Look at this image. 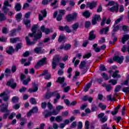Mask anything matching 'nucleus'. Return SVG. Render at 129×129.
Wrapping results in <instances>:
<instances>
[{
	"instance_id": "obj_39",
	"label": "nucleus",
	"mask_w": 129,
	"mask_h": 129,
	"mask_svg": "<svg viewBox=\"0 0 129 129\" xmlns=\"http://www.w3.org/2000/svg\"><path fill=\"white\" fill-rule=\"evenodd\" d=\"M52 93H53V96H56V99H60V98L61 97V96H60V94H59L58 92L57 91L53 92H52Z\"/></svg>"
},
{
	"instance_id": "obj_11",
	"label": "nucleus",
	"mask_w": 129,
	"mask_h": 129,
	"mask_svg": "<svg viewBox=\"0 0 129 129\" xmlns=\"http://www.w3.org/2000/svg\"><path fill=\"white\" fill-rule=\"evenodd\" d=\"M41 14H42L43 16L41 14H38V19L39 21H43L44 20V18H46L47 17V11H46V10H44L40 11Z\"/></svg>"
},
{
	"instance_id": "obj_27",
	"label": "nucleus",
	"mask_w": 129,
	"mask_h": 129,
	"mask_svg": "<svg viewBox=\"0 0 129 129\" xmlns=\"http://www.w3.org/2000/svg\"><path fill=\"white\" fill-rule=\"evenodd\" d=\"M19 41H20V39L19 37L12 38L10 39V42L12 44L17 43V42H18Z\"/></svg>"
},
{
	"instance_id": "obj_13",
	"label": "nucleus",
	"mask_w": 129,
	"mask_h": 129,
	"mask_svg": "<svg viewBox=\"0 0 129 129\" xmlns=\"http://www.w3.org/2000/svg\"><path fill=\"white\" fill-rule=\"evenodd\" d=\"M7 85L8 86H10V87H11V88H13V89L16 88V87H17V83L15 82V81L14 80V79H11L9 80L7 82Z\"/></svg>"
},
{
	"instance_id": "obj_37",
	"label": "nucleus",
	"mask_w": 129,
	"mask_h": 129,
	"mask_svg": "<svg viewBox=\"0 0 129 129\" xmlns=\"http://www.w3.org/2000/svg\"><path fill=\"white\" fill-rule=\"evenodd\" d=\"M31 81V78L30 77H28V78L27 80H24L23 81V84L24 85H28L29 84V82Z\"/></svg>"
},
{
	"instance_id": "obj_64",
	"label": "nucleus",
	"mask_w": 129,
	"mask_h": 129,
	"mask_svg": "<svg viewBox=\"0 0 129 129\" xmlns=\"http://www.w3.org/2000/svg\"><path fill=\"white\" fill-rule=\"evenodd\" d=\"M83 125H82V122L80 121L78 124V129H82Z\"/></svg>"
},
{
	"instance_id": "obj_41",
	"label": "nucleus",
	"mask_w": 129,
	"mask_h": 129,
	"mask_svg": "<svg viewBox=\"0 0 129 129\" xmlns=\"http://www.w3.org/2000/svg\"><path fill=\"white\" fill-rule=\"evenodd\" d=\"M119 30V26L118 25H117L116 24H114L113 26V32H117V31H118Z\"/></svg>"
},
{
	"instance_id": "obj_32",
	"label": "nucleus",
	"mask_w": 129,
	"mask_h": 129,
	"mask_svg": "<svg viewBox=\"0 0 129 129\" xmlns=\"http://www.w3.org/2000/svg\"><path fill=\"white\" fill-rule=\"evenodd\" d=\"M66 39V37L65 35L61 34L59 36L58 39V42L60 43V42H62V41H64Z\"/></svg>"
},
{
	"instance_id": "obj_58",
	"label": "nucleus",
	"mask_w": 129,
	"mask_h": 129,
	"mask_svg": "<svg viewBox=\"0 0 129 129\" xmlns=\"http://www.w3.org/2000/svg\"><path fill=\"white\" fill-rule=\"evenodd\" d=\"M10 36L11 37H14V36L16 35V29L12 30L10 33Z\"/></svg>"
},
{
	"instance_id": "obj_8",
	"label": "nucleus",
	"mask_w": 129,
	"mask_h": 129,
	"mask_svg": "<svg viewBox=\"0 0 129 129\" xmlns=\"http://www.w3.org/2000/svg\"><path fill=\"white\" fill-rule=\"evenodd\" d=\"M58 30H59V31H61L62 32L66 31V32L68 33H71L72 32L71 29H70V27H69L68 25H66L65 26H59L58 27Z\"/></svg>"
},
{
	"instance_id": "obj_12",
	"label": "nucleus",
	"mask_w": 129,
	"mask_h": 129,
	"mask_svg": "<svg viewBox=\"0 0 129 129\" xmlns=\"http://www.w3.org/2000/svg\"><path fill=\"white\" fill-rule=\"evenodd\" d=\"M108 11L111 12L112 13H117L118 12V4L115 3V5L111 8H108Z\"/></svg>"
},
{
	"instance_id": "obj_43",
	"label": "nucleus",
	"mask_w": 129,
	"mask_h": 129,
	"mask_svg": "<svg viewBox=\"0 0 129 129\" xmlns=\"http://www.w3.org/2000/svg\"><path fill=\"white\" fill-rule=\"evenodd\" d=\"M115 2L114 1H110L108 4L105 5V7H112V6H115Z\"/></svg>"
},
{
	"instance_id": "obj_46",
	"label": "nucleus",
	"mask_w": 129,
	"mask_h": 129,
	"mask_svg": "<svg viewBox=\"0 0 129 129\" xmlns=\"http://www.w3.org/2000/svg\"><path fill=\"white\" fill-rule=\"evenodd\" d=\"M99 107H100V108H101L102 110H105V109L106 108V105H104L103 104H102V103H100L99 104Z\"/></svg>"
},
{
	"instance_id": "obj_29",
	"label": "nucleus",
	"mask_w": 129,
	"mask_h": 129,
	"mask_svg": "<svg viewBox=\"0 0 129 129\" xmlns=\"http://www.w3.org/2000/svg\"><path fill=\"white\" fill-rule=\"evenodd\" d=\"M95 35H94L93 31H91L90 32L89 40H90V41H92V40L95 39Z\"/></svg>"
},
{
	"instance_id": "obj_36",
	"label": "nucleus",
	"mask_w": 129,
	"mask_h": 129,
	"mask_svg": "<svg viewBox=\"0 0 129 129\" xmlns=\"http://www.w3.org/2000/svg\"><path fill=\"white\" fill-rule=\"evenodd\" d=\"M83 16L85 18H89L90 17V12L89 11H85L83 13Z\"/></svg>"
},
{
	"instance_id": "obj_4",
	"label": "nucleus",
	"mask_w": 129,
	"mask_h": 129,
	"mask_svg": "<svg viewBox=\"0 0 129 129\" xmlns=\"http://www.w3.org/2000/svg\"><path fill=\"white\" fill-rule=\"evenodd\" d=\"M58 113L57 110H53L52 111H45L43 114H44L45 117H48V116H51V115H57Z\"/></svg>"
},
{
	"instance_id": "obj_45",
	"label": "nucleus",
	"mask_w": 129,
	"mask_h": 129,
	"mask_svg": "<svg viewBox=\"0 0 129 129\" xmlns=\"http://www.w3.org/2000/svg\"><path fill=\"white\" fill-rule=\"evenodd\" d=\"M12 102L16 103L19 101V97L18 96H14L12 98Z\"/></svg>"
},
{
	"instance_id": "obj_25",
	"label": "nucleus",
	"mask_w": 129,
	"mask_h": 129,
	"mask_svg": "<svg viewBox=\"0 0 129 129\" xmlns=\"http://www.w3.org/2000/svg\"><path fill=\"white\" fill-rule=\"evenodd\" d=\"M22 9V6L20 3H17L15 6V10L16 12H20Z\"/></svg>"
},
{
	"instance_id": "obj_35",
	"label": "nucleus",
	"mask_w": 129,
	"mask_h": 129,
	"mask_svg": "<svg viewBox=\"0 0 129 129\" xmlns=\"http://www.w3.org/2000/svg\"><path fill=\"white\" fill-rule=\"evenodd\" d=\"M93 47H94V50L95 51V52H100V48L99 47H97V44L95 43L93 45Z\"/></svg>"
},
{
	"instance_id": "obj_48",
	"label": "nucleus",
	"mask_w": 129,
	"mask_h": 129,
	"mask_svg": "<svg viewBox=\"0 0 129 129\" xmlns=\"http://www.w3.org/2000/svg\"><path fill=\"white\" fill-rule=\"evenodd\" d=\"M101 76H102V77H103V78L104 79H105V80H108V79H109L108 76H107V75H106V74H105L104 73L102 74Z\"/></svg>"
},
{
	"instance_id": "obj_19",
	"label": "nucleus",
	"mask_w": 129,
	"mask_h": 129,
	"mask_svg": "<svg viewBox=\"0 0 129 129\" xmlns=\"http://www.w3.org/2000/svg\"><path fill=\"white\" fill-rule=\"evenodd\" d=\"M3 97V100L4 101L8 102V100H9V98H10V96L7 95V93L6 92H4L3 93L0 94V97Z\"/></svg>"
},
{
	"instance_id": "obj_52",
	"label": "nucleus",
	"mask_w": 129,
	"mask_h": 129,
	"mask_svg": "<svg viewBox=\"0 0 129 129\" xmlns=\"http://www.w3.org/2000/svg\"><path fill=\"white\" fill-rule=\"evenodd\" d=\"M5 76L8 77V76H9V74H11V70L10 69H6L5 70Z\"/></svg>"
},
{
	"instance_id": "obj_5",
	"label": "nucleus",
	"mask_w": 129,
	"mask_h": 129,
	"mask_svg": "<svg viewBox=\"0 0 129 129\" xmlns=\"http://www.w3.org/2000/svg\"><path fill=\"white\" fill-rule=\"evenodd\" d=\"M48 62H47V57H43L41 60L38 61V62L37 63L36 65L35 66V68H37V67H39L40 66H43L46 64H47Z\"/></svg>"
},
{
	"instance_id": "obj_30",
	"label": "nucleus",
	"mask_w": 129,
	"mask_h": 129,
	"mask_svg": "<svg viewBox=\"0 0 129 129\" xmlns=\"http://www.w3.org/2000/svg\"><path fill=\"white\" fill-rule=\"evenodd\" d=\"M86 65V62H85V61H81L79 66L80 69H83V68H86V67H85Z\"/></svg>"
},
{
	"instance_id": "obj_33",
	"label": "nucleus",
	"mask_w": 129,
	"mask_h": 129,
	"mask_svg": "<svg viewBox=\"0 0 129 129\" xmlns=\"http://www.w3.org/2000/svg\"><path fill=\"white\" fill-rule=\"evenodd\" d=\"M24 23L25 25V26H26L27 28H29L31 27V21L29 20H25L24 21Z\"/></svg>"
},
{
	"instance_id": "obj_20",
	"label": "nucleus",
	"mask_w": 129,
	"mask_h": 129,
	"mask_svg": "<svg viewBox=\"0 0 129 129\" xmlns=\"http://www.w3.org/2000/svg\"><path fill=\"white\" fill-rule=\"evenodd\" d=\"M129 39V34H125L123 35L121 41L122 44H125V42Z\"/></svg>"
},
{
	"instance_id": "obj_16",
	"label": "nucleus",
	"mask_w": 129,
	"mask_h": 129,
	"mask_svg": "<svg viewBox=\"0 0 129 129\" xmlns=\"http://www.w3.org/2000/svg\"><path fill=\"white\" fill-rule=\"evenodd\" d=\"M34 52L36 54H44L45 49H42L41 47H36L34 49Z\"/></svg>"
},
{
	"instance_id": "obj_62",
	"label": "nucleus",
	"mask_w": 129,
	"mask_h": 129,
	"mask_svg": "<svg viewBox=\"0 0 129 129\" xmlns=\"http://www.w3.org/2000/svg\"><path fill=\"white\" fill-rule=\"evenodd\" d=\"M30 102L32 104H36L37 103L36 99L34 98H32L30 99Z\"/></svg>"
},
{
	"instance_id": "obj_44",
	"label": "nucleus",
	"mask_w": 129,
	"mask_h": 129,
	"mask_svg": "<svg viewBox=\"0 0 129 129\" xmlns=\"http://www.w3.org/2000/svg\"><path fill=\"white\" fill-rule=\"evenodd\" d=\"M64 108V107L61 105H58L56 106V111H57L58 113L60 112V111L61 110V109H63Z\"/></svg>"
},
{
	"instance_id": "obj_40",
	"label": "nucleus",
	"mask_w": 129,
	"mask_h": 129,
	"mask_svg": "<svg viewBox=\"0 0 129 129\" xmlns=\"http://www.w3.org/2000/svg\"><path fill=\"white\" fill-rule=\"evenodd\" d=\"M60 57L58 56H56L53 58L52 62H54V63H58L60 61Z\"/></svg>"
},
{
	"instance_id": "obj_10",
	"label": "nucleus",
	"mask_w": 129,
	"mask_h": 129,
	"mask_svg": "<svg viewBox=\"0 0 129 129\" xmlns=\"http://www.w3.org/2000/svg\"><path fill=\"white\" fill-rule=\"evenodd\" d=\"M87 8H89L90 10H92L94 9V8H96V7H97V2H93L92 3L91 2H88L86 4Z\"/></svg>"
},
{
	"instance_id": "obj_21",
	"label": "nucleus",
	"mask_w": 129,
	"mask_h": 129,
	"mask_svg": "<svg viewBox=\"0 0 129 129\" xmlns=\"http://www.w3.org/2000/svg\"><path fill=\"white\" fill-rule=\"evenodd\" d=\"M6 52L8 53V54H13V53L15 52V49L13 46H9V47L7 48Z\"/></svg>"
},
{
	"instance_id": "obj_22",
	"label": "nucleus",
	"mask_w": 129,
	"mask_h": 129,
	"mask_svg": "<svg viewBox=\"0 0 129 129\" xmlns=\"http://www.w3.org/2000/svg\"><path fill=\"white\" fill-rule=\"evenodd\" d=\"M103 87H105L106 91L107 92H109L112 89V87L111 86L109 85H107L106 84L104 83L102 85Z\"/></svg>"
},
{
	"instance_id": "obj_34",
	"label": "nucleus",
	"mask_w": 129,
	"mask_h": 129,
	"mask_svg": "<svg viewBox=\"0 0 129 129\" xmlns=\"http://www.w3.org/2000/svg\"><path fill=\"white\" fill-rule=\"evenodd\" d=\"M91 83H89L84 88V91L85 92H87V91H88V90L91 87Z\"/></svg>"
},
{
	"instance_id": "obj_2",
	"label": "nucleus",
	"mask_w": 129,
	"mask_h": 129,
	"mask_svg": "<svg viewBox=\"0 0 129 129\" xmlns=\"http://www.w3.org/2000/svg\"><path fill=\"white\" fill-rule=\"evenodd\" d=\"M8 7L12 8V5L10 4L9 1L7 0L4 2L3 7L2 9V11L4 15H8V13L10 12V8H8Z\"/></svg>"
},
{
	"instance_id": "obj_60",
	"label": "nucleus",
	"mask_w": 129,
	"mask_h": 129,
	"mask_svg": "<svg viewBox=\"0 0 129 129\" xmlns=\"http://www.w3.org/2000/svg\"><path fill=\"white\" fill-rule=\"evenodd\" d=\"M120 88H121V86L120 85L116 86L115 88L114 92H118L119 90H120Z\"/></svg>"
},
{
	"instance_id": "obj_14",
	"label": "nucleus",
	"mask_w": 129,
	"mask_h": 129,
	"mask_svg": "<svg viewBox=\"0 0 129 129\" xmlns=\"http://www.w3.org/2000/svg\"><path fill=\"white\" fill-rule=\"evenodd\" d=\"M33 88H30L28 90V92H30V93H32V92H36V91H38V85H36V83H33Z\"/></svg>"
},
{
	"instance_id": "obj_24",
	"label": "nucleus",
	"mask_w": 129,
	"mask_h": 129,
	"mask_svg": "<svg viewBox=\"0 0 129 129\" xmlns=\"http://www.w3.org/2000/svg\"><path fill=\"white\" fill-rule=\"evenodd\" d=\"M109 31V27H106L105 28H103L102 29H101L100 31V35H102L103 34H107V32H108Z\"/></svg>"
},
{
	"instance_id": "obj_7",
	"label": "nucleus",
	"mask_w": 129,
	"mask_h": 129,
	"mask_svg": "<svg viewBox=\"0 0 129 129\" xmlns=\"http://www.w3.org/2000/svg\"><path fill=\"white\" fill-rule=\"evenodd\" d=\"M41 76H44V78L46 80H49L51 79V74L47 70H44L42 74L38 76V77H41Z\"/></svg>"
},
{
	"instance_id": "obj_1",
	"label": "nucleus",
	"mask_w": 129,
	"mask_h": 129,
	"mask_svg": "<svg viewBox=\"0 0 129 129\" xmlns=\"http://www.w3.org/2000/svg\"><path fill=\"white\" fill-rule=\"evenodd\" d=\"M38 28V25L33 26L31 30L32 33H29L28 36L25 37L26 45L27 46H33V45H35L37 42V40L42 37V32H41L37 34H35Z\"/></svg>"
},
{
	"instance_id": "obj_54",
	"label": "nucleus",
	"mask_w": 129,
	"mask_h": 129,
	"mask_svg": "<svg viewBox=\"0 0 129 129\" xmlns=\"http://www.w3.org/2000/svg\"><path fill=\"white\" fill-rule=\"evenodd\" d=\"M90 126V124L89 123V121L86 120L85 123V129H89Z\"/></svg>"
},
{
	"instance_id": "obj_50",
	"label": "nucleus",
	"mask_w": 129,
	"mask_h": 129,
	"mask_svg": "<svg viewBox=\"0 0 129 129\" xmlns=\"http://www.w3.org/2000/svg\"><path fill=\"white\" fill-rule=\"evenodd\" d=\"M55 120L57 122H60L62 121V120H63V119L62 118V116H57L55 118Z\"/></svg>"
},
{
	"instance_id": "obj_57",
	"label": "nucleus",
	"mask_w": 129,
	"mask_h": 129,
	"mask_svg": "<svg viewBox=\"0 0 129 129\" xmlns=\"http://www.w3.org/2000/svg\"><path fill=\"white\" fill-rule=\"evenodd\" d=\"M31 110L32 112V113H36L38 112V107H34Z\"/></svg>"
},
{
	"instance_id": "obj_56",
	"label": "nucleus",
	"mask_w": 129,
	"mask_h": 129,
	"mask_svg": "<svg viewBox=\"0 0 129 129\" xmlns=\"http://www.w3.org/2000/svg\"><path fill=\"white\" fill-rule=\"evenodd\" d=\"M70 89H71L70 86H67V87H64L63 92H64L65 93H67V92H68V91H69Z\"/></svg>"
},
{
	"instance_id": "obj_51",
	"label": "nucleus",
	"mask_w": 129,
	"mask_h": 129,
	"mask_svg": "<svg viewBox=\"0 0 129 129\" xmlns=\"http://www.w3.org/2000/svg\"><path fill=\"white\" fill-rule=\"evenodd\" d=\"M109 83H111L112 85H115L117 83V80L111 79L109 81Z\"/></svg>"
},
{
	"instance_id": "obj_26",
	"label": "nucleus",
	"mask_w": 129,
	"mask_h": 129,
	"mask_svg": "<svg viewBox=\"0 0 129 129\" xmlns=\"http://www.w3.org/2000/svg\"><path fill=\"white\" fill-rule=\"evenodd\" d=\"M119 71H116L115 72H114L113 73V75L112 76V77H113V78H120V77H121V76H120V75L117 74V73H119Z\"/></svg>"
},
{
	"instance_id": "obj_63",
	"label": "nucleus",
	"mask_w": 129,
	"mask_h": 129,
	"mask_svg": "<svg viewBox=\"0 0 129 129\" xmlns=\"http://www.w3.org/2000/svg\"><path fill=\"white\" fill-rule=\"evenodd\" d=\"M64 46V50H69V49L71 48V45L70 44H67Z\"/></svg>"
},
{
	"instance_id": "obj_28",
	"label": "nucleus",
	"mask_w": 129,
	"mask_h": 129,
	"mask_svg": "<svg viewBox=\"0 0 129 129\" xmlns=\"http://www.w3.org/2000/svg\"><path fill=\"white\" fill-rule=\"evenodd\" d=\"M27 123V119L25 118H21L20 120V125L21 126H24L25 124Z\"/></svg>"
},
{
	"instance_id": "obj_53",
	"label": "nucleus",
	"mask_w": 129,
	"mask_h": 129,
	"mask_svg": "<svg viewBox=\"0 0 129 129\" xmlns=\"http://www.w3.org/2000/svg\"><path fill=\"white\" fill-rule=\"evenodd\" d=\"M107 100L108 101H109L110 100L111 101H113V100H114V97L112 98V96L111 95H108L107 96Z\"/></svg>"
},
{
	"instance_id": "obj_3",
	"label": "nucleus",
	"mask_w": 129,
	"mask_h": 129,
	"mask_svg": "<svg viewBox=\"0 0 129 129\" xmlns=\"http://www.w3.org/2000/svg\"><path fill=\"white\" fill-rule=\"evenodd\" d=\"M78 17V13L74 12L71 14H69L66 16L67 21L68 22H73V21H76Z\"/></svg>"
},
{
	"instance_id": "obj_55",
	"label": "nucleus",
	"mask_w": 129,
	"mask_h": 129,
	"mask_svg": "<svg viewBox=\"0 0 129 129\" xmlns=\"http://www.w3.org/2000/svg\"><path fill=\"white\" fill-rule=\"evenodd\" d=\"M22 43H18L16 45V52H18L19 49H21L22 48Z\"/></svg>"
},
{
	"instance_id": "obj_49",
	"label": "nucleus",
	"mask_w": 129,
	"mask_h": 129,
	"mask_svg": "<svg viewBox=\"0 0 129 129\" xmlns=\"http://www.w3.org/2000/svg\"><path fill=\"white\" fill-rule=\"evenodd\" d=\"M34 125V122H33L32 121H29L27 123V127L28 128H32V126Z\"/></svg>"
},
{
	"instance_id": "obj_59",
	"label": "nucleus",
	"mask_w": 129,
	"mask_h": 129,
	"mask_svg": "<svg viewBox=\"0 0 129 129\" xmlns=\"http://www.w3.org/2000/svg\"><path fill=\"white\" fill-rule=\"evenodd\" d=\"M122 91L125 93H129V87L123 88L122 89Z\"/></svg>"
},
{
	"instance_id": "obj_23",
	"label": "nucleus",
	"mask_w": 129,
	"mask_h": 129,
	"mask_svg": "<svg viewBox=\"0 0 129 129\" xmlns=\"http://www.w3.org/2000/svg\"><path fill=\"white\" fill-rule=\"evenodd\" d=\"M71 28L73 31L76 32V31H77V29L79 28V23H76L74 24L73 25H72Z\"/></svg>"
},
{
	"instance_id": "obj_38",
	"label": "nucleus",
	"mask_w": 129,
	"mask_h": 129,
	"mask_svg": "<svg viewBox=\"0 0 129 129\" xmlns=\"http://www.w3.org/2000/svg\"><path fill=\"white\" fill-rule=\"evenodd\" d=\"M7 20V17L5 16L4 13L0 15V21L3 22V21H6Z\"/></svg>"
},
{
	"instance_id": "obj_18",
	"label": "nucleus",
	"mask_w": 129,
	"mask_h": 129,
	"mask_svg": "<svg viewBox=\"0 0 129 129\" xmlns=\"http://www.w3.org/2000/svg\"><path fill=\"white\" fill-rule=\"evenodd\" d=\"M127 45H128L127 47H126V45H124L122 46V47L121 49V51L123 53H125V52H126V50H127L128 53H129V40L127 42Z\"/></svg>"
},
{
	"instance_id": "obj_31",
	"label": "nucleus",
	"mask_w": 129,
	"mask_h": 129,
	"mask_svg": "<svg viewBox=\"0 0 129 129\" xmlns=\"http://www.w3.org/2000/svg\"><path fill=\"white\" fill-rule=\"evenodd\" d=\"M51 96H54V93L50 92V93H47L45 96V99H49V98H50Z\"/></svg>"
},
{
	"instance_id": "obj_17",
	"label": "nucleus",
	"mask_w": 129,
	"mask_h": 129,
	"mask_svg": "<svg viewBox=\"0 0 129 129\" xmlns=\"http://www.w3.org/2000/svg\"><path fill=\"white\" fill-rule=\"evenodd\" d=\"M40 29L42 31V32H43V33H45L46 35H48L49 33H51L53 32L52 29H49L48 28H45V26L44 25L41 27Z\"/></svg>"
},
{
	"instance_id": "obj_42",
	"label": "nucleus",
	"mask_w": 129,
	"mask_h": 129,
	"mask_svg": "<svg viewBox=\"0 0 129 129\" xmlns=\"http://www.w3.org/2000/svg\"><path fill=\"white\" fill-rule=\"evenodd\" d=\"M64 81H65V78L58 77L56 82H59L60 84H62V83H63Z\"/></svg>"
},
{
	"instance_id": "obj_9",
	"label": "nucleus",
	"mask_w": 129,
	"mask_h": 129,
	"mask_svg": "<svg viewBox=\"0 0 129 129\" xmlns=\"http://www.w3.org/2000/svg\"><path fill=\"white\" fill-rule=\"evenodd\" d=\"M9 106V105H6L5 107V108H2L1 109V112H7V114H4V118H8V115H9V114H10V111L9 110H8V107Z\"/></svg>"
},
{
	"instance_id": "obj_47",
	"label": "nucleus",
	"mask_w": 129,
	"mask_h": 129,
	"mask_svg": "<svg viewBox=\"0 0 129 129\" xmlns=\"http://www.w3.org/2000/svg\"><path fill=\"white\" fill-rule=\"evenodd\" d=\"M23 16V15L22 13H18L16 16V19L17 21H20V19H22V17Z\"/></svg>"
},
{
	"instance_id": "obj_15",
	"label": "nucleus",
	"mask_w": 129,
	"mask_h": 129,
	"mask_svg": "<svg viewBox=\"0 0 129 129\" xmlns=\"http://www.w3.org/2000/svg\"><path fill=\"white\" fill-rule=\"evenodd\" d=\"M113 61H115V62H117V63L121 64L123 61V56H115L113 58Z\"/></svg>"
},
{
	"instance_id": "obj_6",
	"label": "nucleus",
	"mask_w": 129,
	"mask_h": 129,
	"mask_svg": "<svg viewBox=\"0 0 129 129\" xmlns=\"http://www.w3.org/2000/svg\"><path fill=\"white\" fill-rule=\"evenodd\" d=\"M104 113H100L98 115V118L99 119V120L103 123L107 121V116H105Z\"/></svg>"
},
{
	"instance_id": "obj_61",
	"label": "nucleus",
	"mask_w": 129,
	"mask_h": 129,
	"mask_svg": "<svg viewBox=\"0 0 129 129\" xmlns=\"http://www.w3.org/2000/svg\"><path fill=\"white\" fill-rule=\"evenodd\" d=\"M8 32H9V30H8V28L6 27H3L2 29V32L3 34H8Z\"/></svg>"
}]
</instances>
